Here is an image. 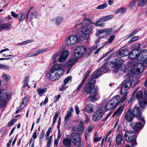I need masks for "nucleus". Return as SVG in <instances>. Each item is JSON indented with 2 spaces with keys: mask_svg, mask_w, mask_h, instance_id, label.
<instances>
[{
  "mask_svg": "<svg viewBox=\"0 0 147 147\" xmlns=\"http://www.w3.org/2000/svg\"><path fill=\"white\" fill-rule=\"evenodd\" d=\"M133 114L131 109H128L125 115V119L128 121L131 122L134 117Z\"/></svg>",
  "mask_w": 147,
  "mask_h": 147,
  "instance_id": "obj_16",
  "label": "nucleus"
},
{
  "mask_svg": "<svg viewBox=\"0 0 147 147\" xmlns=\"http://www.w3.org/2000/svg\"><path fill=\"white\" fill-rule=\"evenodd\" d=\"M10 26V24L9 23H5L2 24L1 25V27L3 29H6L8 28Z\"/></svg>",
  "mask_w": 147,
  "mask_h": 147,
  "instance_id": "obj_49",
  "label": "nucleus"
},
{
  "mask_svg": "<svg viewBox=\"0 0 147 147\" xmlns=\"http://www.w3.org/2000/svg\"><path fill=\"white\" fill-rule=\"evenodd\" d=\"M126 11V9L125 7H123L119 8L116 10L115 13H123L125 12Z\"/></svg>",
  "mask_w": 147,
  "mask_h": 147,
  "instance_id": "obj_36",
  "label": "nucleus"
},
{
  "mask_svg": "<svg viewBox=\"0 0 147 147\" xmlns=\"http://www.w3.org/2000/svg\"><path fill=\"white\" fill-rule=\"evenodd\" d=\"M93 107L92 104H89L86 105L85 108L83 109V111L88 113H91L93 111Z\"/></svg>",
  "mask_w": 147,
  "mask_h": 147,
  "instance_id": "obj_20",
  "label": "nucleus"
},
{
  "mask_svg": "<svg viewBox=\"0 0 147 147\" xmlns=\"http://www.w3.org/2000/svg\"><path fill=\"white\" fill-rule=\"evenodd\" d=\"M32 13L30 16L31 19H32L34 18H37L39 16V14L36 12V11L33 9L32 10Z\"/></svg>",
  "mask_w": 147,
  "mask_h": 147,
  "instance_id": "obj_29",
  "label": "nucleus"
},
{
  "mask_svg": "<svg viewBox=\"0 0 147 147\" xmlns=\"http://www.w3.org/2000/svg\"><path fill=\"white\" fill-rule=\"evenodd\" d=\"M30 98V96L28 95L26 96V97L23 99L22 104L19 107L20 109H21L25 107V105L27 104Z\"/></svg>",
  "mask_w": 147,
  "mask_h": 147,
  "instance_id": "obj_24",
  "label": "nucleus"
},
{
  "mask_svg": "<svg viewBox=\"0 0 147 147\" xmlns=\"http://www.w3.org/2000/svg\"><path fill=\"white\" fill-rule=\"evenodd\" d=\"M59 115V113L57 112L54 115L53 119V124H54L56 122Z\"/></svg>",
  "mask_w": 147,
  "mask_h": 147,
  "instance_id": "obj_45",
  "label": "nucleus"
},
{
  "mask_svg": "<svg viewBox=\"0 0 147 147\" xmlns=\"http://www.w3.org/2000/svg\"><path fill=\"white\" fill-rule=\"evenodd\" d=\"M9 96V94H6L0 96V107L6 103L9 99L8 98Z\"/></svg>",
  "mask_w": 147,
  "mask_h": 147,
  "instance_id": "obj_14",
  "label": "nucleus"
},
{
  "mask_svg": "<svg viewBox=\"0 0 147 147\" xmlns=\"http://www.w3.org/2000/svg\"><path fill=\"white\" fill-rule=\"evenodd\" d=\"M143 94L142 91H139L136 94V96L137 98L139 99L142 97Z\"/></svg>",
  "mask_w": 147,
  "mask_h": 147,
  "instance_id": "obj_38",
  "label": "nucleus"
},
{
  "mask_svg": "<svg viewBox=\"0 0 147 147\" xmlns=\"http://www.w3.org/2000/svg\"><path fill=\"white\" fill-rule=\"evenodd\" d=\"M138 39V36H136L133 37L131 38L130 40L128 42V43L131 44L132 42L136 41Z\"/></svg>",
  "mask_w": 147,
  "mask_h": 147,
  "instance_id": "obj_47",
  "label": "nucleus"
},
{
  "mask_svg": "<svg viewBox=\"0 0 147 147\" xmlns=\"http://www.w3.org/2000/svg\"><path fill=\"white\" fill-rule=\"evenodd\" d=\"M55 20V23L57 25L60 24L63 20V18L61 16H59L54 18Z\"/></svg>",
  "mask_w": 147,
  "mask_h": 147,
  "instance_id": "obj_27",
  "label": "nucleus"
},
{
  "mask_svg": "<svg viewBox=\"0 0 147 147\" xmlns=\"http://www.w3.org/2000/svg\"><path fill=\"white\" fill-rule=\"evenodd\" d=\"M132 112L134 116L137 118L140 117L142 115V111L141 109L139 107L137 106L134 107Z\"/></svg>",
  "mask_w": 147,
  "mask_h": 147,
  "instance_id": "obj_17",
  "label": "nucleus"
},
{
  "mask_svg": "<svg viewBox=\"0 0 147 147\" xmlns=\"http://www.w3.org/2000/svg\"><path fill=\"white\" fill-rule=\"evenodd\" d=\"M37 130L36 129L35 132L32 135V138L34 140L37 137V135L36 134Z\"/></svg>",
  "mask_w": 147,
  "mask_h": 147,
  "instance_id": "obj_59",
  "label": "nucleus"
},
{
  "mask_svg": "<svg viewBox=\"0 0 147 147\" xmlns=\"http://www.w3.org/2000/svg\"><path fill=\"white\" fill-rule=\"evenodd\" d=\"M88 22L86 23L85 20H83L82 23L76 24L75 28L76 30V35H70L66 38L65 43L67 45L70 46L76 43L82 42L86 35L90 34L92 28Z\"/></svg>",
  "mask_w": 147,
  "mask_h": 147,
  "instance_id": "obj_1",
  "label": "nucleus"
},
{
  "mask_svg": "<svg viewBox=\"0 0 147 147\" xmlns=\"http://www.w3.org/2000/svg\"><path fill=\"white\" fill-rule=\"evenodd\" d=\"M129 57L131 59H136L139 61H142L143 62L147 64V50H145L141 51L138 54H136V52H133L132 50L128 55Z\"/></svg>",
  "mask_w": 147,
  "mask_h": 147,
  "instance_id": "obj_5",
  "label": "nucleus"
},
{
  "mask_svg": "<svg viewBox=\"0 0 147 147\" xmlns=\"http://www.w3.org/2000/svg\"><path fill=\"white\" fill-rule=\"evenodd\" d=\"M3 78L5 80H8L10 78V77L8 75H7L5 74H4L3 75Z\"/></svg>",
  "mask_w": 147,
  "mask_h": 147,
  "instance_id": "obj_56",
  "label": "nucleus"
},
{
  "mask_svg": "<svg viewBox=\"0 0 147 147\" xmlns=\"http://www.w3.org/2000/svg\"><path fill=\"white\" fill-rule=\"evenodd\" d=\"M47 50V49H42L38 51H36L33 54L32 56H35L38 55L39 54L43 53L45 52Z\"/></svg>",
  "mask_w": 147,
  "mask_h": 147,
  "instance_id": "obj_35",
  "label": "nucleus"
},
{
  "mask_svg": "<svg viewBox=\"0 0 147 147\" xmlns=\"http://www.w3.org/2000/svg\"><path fill=\"white\" fill-rule=\"evenodd\" d=\"M69 55V52L67 50L64 51L59 57V60L61 62L64 61L66 59Z\"/></svg>",
  "mask_w": 147,
  "mask_h": 147,
  "instance_id": "obj_19",
  "label": "nucleus"
},
{
  "mask_svg": "<svg viewBox=\"0 0 147 147\" xmlns=\"http://www.w3.org/2000/svg\"><path fill=\"white\" fill-rule=\"evenodd\" d=\"M76 49L82 55L85 54L86 52V49L85 47L83 46H80L77 47Z\"/></svg>",
  "mask_w": 147,
  "mask_h": 147,
  "instance_id": "obj_21",
  "label": "nucleus"
},
{
  "mask_svg": "<svg viewBox=\"0 0 147 147\" xmlns=\"http://www.w3.org/2000/svg\"><path fill=\"white\" fill-rule=\"evenodd\" d=\"M129 53L130 51L128 49L122 48L118 52L117 55L119 57L121 58L127 56Z\"/></svg>",
  "mask_w": 147,
  "mask_h": 147,
  "instance_id": "obj_12",
  "label": "nucleus"
},
{
  "mask_svg": "<svg viewBox=\"0 0 147 147\" xmlns=\"http://www.w3.org/2000/svg\"><path fill=\"white\" fill-rule=\"evenodd\" d=\"M59 115V113L57 112L54 115L53 119V124H54L56 122Z\"/></svg>",
  "mask_w": 147,
  "mask_h": 147,
  "instance_id": "obj_44",
  "label": "nucleus"
},
{
  "mask_svg": "<svg viewBox=\"0 0 147 147\" xmlns=\"http://www.w3.org/2000/svg\"><path fill=\"white\" fill-rule=\"evenodd\" d=\"M102 138V136H100L99 138L97 137H95L94 139V142H96L98 141H100V140Z\"/></svg>",
  "mask_w": 147,
  "mask_h": 147,
  "instance_id": "obj_54",
  "label": "nucleus"
},
{
  "mask_svg": "<svg viewBox=\"0 0 147 147\" xmlns=\"http://www.w3.org/2000/svg\"><path fill=\"white\" fill-rule=\"evenodd\" d=\"M95 82V80H91L86 84L85 87V91L87 93L89 94V96L91 98V101H94L97 99V91L94 88Z\"/></svg>",
  "mask_w": 147,
  "mask_h": 147,
  "instance_id": "obj_3",
  "label": "nucleus"
},
{
  "mask_svg": "<svg viewBox=\"0 0 147 147\" xmlns=\"http://www.w3.org/2000/svg\"><path fill=\"white\" fill-rule=\"evenodd\" d=\"M123 140L122 136L120 134H117L115 139L116 144L118 145H120Z\"/></svg>",
  "mask_w": 147,
  "mask_h": 147,
  "instance_id": "obj_28",
  "label": "nucleus"
},
{
  "mask_svg": "<svg viewBox=\"0 0 147 147\" xmlns=\"http://www.w3.org/2000/svg\"><path fill=\"white\" fill-rule=\"evenodd\" d=\"M74 55V57L77 59L79 58L82 55L76 49L75 51Z\"/></svg>",
  "mask_w": 147,
  "mask_h": 147,
  "instance_id": "obj_39",
  "label": "nucleus"
},
{
  "mask_svg": "<svg viewBox=\"0 0 147 147\" xmlns=\"http://www.w3.org/2000/svg\"><path fill=\"white\" fill-rule=\"evenodd\" d=\"M34 41V40L33 39H31L28 40L26 41H25V42H26V44H27L29 43H31L32 42H33Z\"/></svg>",
  "mask_w": 147,
  "mask_h": 147,
  "instance_id": "obj_62",
  "label": "nucleus"
},
{
  "mask_svg": "<svg viewBox=\"0 0 147 147\" xmlns=\"http://www.w3.org/2000/svg\"><path fill=\"white\" fill-rule=\"evenodd\" d=\"M138 3L139 6L142 7L147 3V0H138Z\"/></svg>",
  "mask_w": 147,
  "mask_h": 147,
  "instance_id": "obj_34",
  "label": "nucleus"
},
{
  "mask_svg": "<svg viewBox=\"0 0 147 147\" xmlns=\"http://www.w3.org/2000/svg\"><path fill=\"white\" fill-rule=\"evenodd\" d=\"M107 5L106 3H104L98 6L96 8L99 9H102L107 7Z\"/></svg>",
  "mask_w": 147,
  "mask_h": 147,
  "instance_id": "obj_40",
  "label": "nucleus"
},
{
  "mask_svg": "<svg viewBox=\"0 0 147 147\" xmlns=\"http://www.w3.org/2000/svg\"><path fill=\"white\" fill-rule=\"evenodd\" d=\"M16 119H14L12 120L11 121H10L9 124L8 126L9 127H10L13 125L14 123L16 122Z\"/></svg>",
  "mask_w": 147,
  "mask_h": 147,
  "instance_id": "obj_53",
  "label": "nucleus"
},
{
  "mask_svg": "<svg viewBox=\"0 0 147 147\" xmlns=\"http://www.w3.org/2000/svg\"><path fill=\"white\" fill-rule=\"evenodd\" d=\"M132 61L133 62V65L136 67L137 72L139 73H141L143 71L144 69L142 64L140 62H137L135 63H134L135 60H133Z\"/></svg>",
  "mask_w": 147,
  "mask_h": 147,
  "instance_id": "obj_18",
  "label": "nucleus"
},
{
  "mask_svg": "<svg viewBox=\"0 0 147 147\" xmlns=\"http://www.w3.org/2000/svg\"><path fill=\"white\" fill-rule=\"evenodd\" d=\"M122 61L121 60L115 59L110 61V65L113 67H119L122 65Z\"/></svg>",
  "mask_w": 147,
  "mask_h": 147,
  "instance_id": "obj_13",
  "label": "nucleus"
},
{
  "mask_svg": "<svg viewBox=\"0 0 147 147\" xmlns=\"http://www.w3.org/2000/svg\"><path fill=\"white\" fill-rule=\"evenodd\" d=\"M104 33V29L102 30H99L98 31L96 32V36H98L101 34Z\"/></svg>",
  "mask_w": 147,
  "mask_h": 147,
  "instance_id": "obj_52",
  "label": "nucleus"
},
{
  "mask_svg": "<svg viewBox=\"0 0 147 147\" xmlns=\"http://www.w3.org/2000/svg\"><path fill=\"white\" fill-rule=\"evenodd\" d=\"M97 47L98 46L96 45L90 48V49L91 51H92L96 50Z\"/></svg>",
  "mask_w": 147,
  "mask_h": 147,
  "instance_id": "obj_58",
  "label": "nucleus"
},
{
  "mask_svg": "<svg viewBox=\"0 0 147 147\" xmlns=\"http://www.w3.org/2000/svg\"><path fill=\"white\" fill-rule=\"evenodd\" d=\"M67 87V86H66L65 85L63 84L61 85V88H59V90L60 91H62L66 89Z\"/></svg>",
  "mask_w": 147,
  "mask_h": 147,
  "instance_id": "obj_51",
  "label": "nucleus"
},
{
  "mask_svg": "<svg viewBox=\"0 0 147 147\" xmlns=\"http://www.w3.org/2000/svg\"><path fill=\"white\" fill-rule=\"evenodd\" d=\"M18 17L19 21L22 22L24 19L25 15L23 12H21L18 14Z\"/></svg>",
  "mask_w": 147,
  "mask_h": 147,
  "instance_id": "obj_33",
  "label": "nucleus"
},
{
  "mask_svg": "<svg viewBox=\"0 0 147 147\" xmlns=\"http://www.w3.org/2000/svg\"><path fill=\"white\" fill-rule=\"evenodd\" d=\"M104 114V111L102 109H98L93 115V120L94 121H98L102 117Z\"/></svg>",
  "mask_w": 147,
  "mask_h": 147,
  "instance_id": "obj_9",
  "label": "nucleus"
},
{
  "mask_svg": "<svg viewBox=\"0 0 147 147\" xmlns=\"http://www.w3.org/2000/svg\"><path fill=\"white\" fill-rule=\"evenodd\" d=\"M2 69H10V67L9 66L4 65H3Z\"/></svg>",
  "mask_w": 147,
  "mask_h": 147,
  "instance_id": "obj_64",
  "label": "nucleus"
},
{
  "mask_svg": "<svg viewBox=\"0 0 147 147\" xmlns=\"http://www.w3.org/2000/svg\"><path fill=\"white\" fill-rule=\"evenodd\" d=\"M80 134L76 132L71 134L70 136V139L73 144L76 146H78L81 142Z\"/></svg>",
  "mask_w": 147,
  "mask_h": 147,
  "instance_id": "obj_8",
  "label": "nucleus"
},
{
  "mask_svg": "<svg viewBox=\"0 0 147 147\" xmlns=\"http://www.w3.org/2000/svg\"><path fill=\"white\" fill-rule=\"evenodd\" d=\"M132 82L131 80L127 79L125 82L123 84L121 88L120 93L121 95H124L121 98H123L124 96L125 95L126 98L127 97V91L131 86Z\"/></svg>",
  "mask_w": 147,
  "mask_h": 147,
  "instance_id": "obj_7",
  "label": "nucleus"
},
{
  "mask_svg": "<svg viewBox=\"0 0 147 147\" xmlns=\"http://www.w3.org/2000/svg\"><path fill=\"white\" fill-rule=\"evenodd\" d=\"M11 16L14 18H16L18 16V14H16L13 11L11 12Z\"/></svg>",
  "mask_w": 147,
  "mask_h": 147,
  "instance_id": "obj_57",
  "label": "nucleus"
},
{
  "mask_svg": "<svg viewBox=\"0 0 147 147\" xmlns=\"http://www.w3.org/2000/svg\"><path fill=\"white\" fill-rule=\"evenodd\" d=\"M84 129L83 122L81 121L78 125H74L72 127L73 131H77L78 134H82Z\"/></svg>",
  "mask_w": 147,
  "mask_h": 147,
  "instance_id": "obj_10",
  "label": "nucleus"
},
{
  "mask_svg": "<svg viewBox=\"0 0 147 147\" xmlns=\"http://www.w3.org/2000/svg\"><path fill=\"white\" fill-rule=\"evenodd\" d=\"M71 79V76H69L67 78H65L64 80V84L66 85L70 80Z\"/></svg>",
  "mask_w": 147,
  "mask_h": 147,
  "instance_id": "obj_48",
  "label": "nucleus"
},
{
  "mask_svg": "<svg viewBox=\"0 0 147 147\" xmlns=\"http://www.w3.org/2000/svg\"><path fill=\"white\" fill-rule=\"evenodd\" d=\"M113 14H111L106 16L102 17L100 19V21L101 22H103L108 21L113 18Z\"/></svg>",
  "mask_w": 147,
  "mask_h": 147,
  "instance_id": "obj_22",
  "label": "nucleus"
},
{
  "mask_svg": "<svg viewBox=\"0 0 147 147\" xmlns=\"http://www.w3.org/2000/svg\"><path fill=\"white\" fill-rule=\"evenodd\" d=\"M124 137L126 141L131 142V145L132 147L137 145L135 133L132 131H126L124 134Z\"/></svg>",
  "mask_w": 147,
  "mask_h": 147,
  "instance_id": "obj_6",
  "label": "nucleus"
},
{
  "mask_svg": "<svg viewBox=\"0 0 147 147\" xmlns=\"http://www.w3.org/2000/svg\"><path fill=\"white\" fill-rule=\"evenodd\" d=\"M143 124L140 122H132L131 124V127L133 130L136 132H138L143 127Z\"/></svg>",
  "mask_w": 147,
  "mask_h": 147,
  "instance_id": "obj_11",
  "label": "nucleus"
},
{
  "mask_svg": "<svg viewBox=\"0 0 147 147\" xmlns=\"http://www.w3.org/2000/svg\"><path fill=\"white\" fill-rule=\"evenodd\" d=\"M47 89L46 88H38L37 92L40 96H41L42 94H44L46 92Z\"/></svg>",
  "mask_w": 147,
  "mask_h": 147,
  "instance_id": "obj_32",
  "label": "nucleus"
},
{
  "mask_svg": "<svg viewBox=\"0 0 147 147\" xmlns=\"http://www.w3.org/2000/svg\"><path fill=\"white\" fill-rule=\"evenodd\" d=\"M93 129V126L92 125H90L88 127V131L90 133L92 130Z\"/></svg>",
  "mask_w": 147,
  "mask_h": 147,
  "instance_id": "obj_63",
  "label": "nucleus"
},
{
  "mask_svg": "<svg viewBox=\"0 0 147 147\" xmlns=\"http://www.w3.org/2000/svg\"><path fill=\"white\" fill-rule=\"evenodd\" d=\"M113 30L112 28L104 29V33L106 34L110 35L112 33Z\"/></svg>",
  "mask_w": 147,
  "mask_h": 147,
  "instance_id": "obj_37",
  "label": "nucleus"
},
{
  "mask_svg": "<svg viewBox=\"0 0 147 147\" xmlns=\"http://www.w3.org/2000/svg\"><path fill=\"white\" fill-rule=\"evenodd\" d=\"M48 101V98L46 97L44 101L43 102H41L40 104V106H42L43 104L44 105H45L46 103H47Z\"/></svg>",
  "mask_w": 147,
  "mask_h": 147,
  "instance_id": "obj_55",
  "label": "nucleus"
},
{
  "mask_svg": "<svg viewBox=\"0 0 147 147\" xmlns=\"http://www.w3.org/2000/svg\"><path fill=\"white\" fill-rule=\"evenodd\" d=\"M102 71V69L99 70H97L91 75L92 78V79H94L98 77L101 74V71Z\"/></svg>",
  "mask_w": 147,
  "mask_h": 147,
  "instance_id": "obj_25",
  "label": "nucleus"
},
{
  "mask_svg": "<svg viewBox=\"0 0 147 147\" xmlns=\"http://www.w3.org/2000/svg\"><path fill=\"white\" fill-rule=\"evenodd\" d=\"M61 96L60 95H58V96H55V99L54 100V102H57L59 99V98L61 97Z\"/></svg>",
  "mask_w": 147,
  "mask_h": 147,
  "instance_id": "obj_61",
  "label": "nucleus"
},
{
  "mask_svg": "<svg viewBox=\"0 0 147 147\" xmlns=\"http://www.w3.org/2000/svg\"><path fill=\"white\" fill-rule=\"evenodd\" d=\"M45 133V131L44 130L42 131L41 133L39 135L40 141L42 140L44 137V134Z\"/></svg>",
  "mask_w": 147,
  "mask_h": 147,
  "instance_id": "obj_50",
  "label": "nucleus"
},
{
  "mask_svg": "<svg viewBox=\"0 0 147 147\" xmlns=\"http://www.w3.org/2000/svg\"><path fill=\"white\" fill-rule=\"evenodd\" d=\"M145 97L141 99L139 102L140 107L142 109L147 105V90L144 92Z\"/></svg>",
  "mask_w": 147,
  "mask_h": 147,
  "instance_id": "obj_15",
  "label": "nucleus"
},
{
  "mask_svg": "<svg viewBox=\"0 0 147 147\" xmlns=\"http://www.w3.org/2000/svg\"><path fill=\"white\" fill-rule=\"evenodd\" d=\"M71 140L69 138H65L63 141V144L65 146L67 147H70L71 144Z\"/></svg>",
  "mask_w": 147,
  "mask_h": 147,
  "instance_id": "obj_26",
  "label": "nucleus"
},
{
  "mask_svg": "<svg viewBox=\"0 0 147 147\" xmlns=\"http://www.w3.org/2000/svg\"><path fill=\"white\" fill-rule=\"evenodd\" d=\"M59 115V113L57 112L54 115L53 119V124H54L56 122Z\"/></svg>",
  "mask_w": 147,
  "mask_h": 147,
  "instance_id": "obj_46",
  "label": "nucleus"
},
{
  "mask_svg": "<svg viewBox=\"0 0 147 147\" xmlns=\"http://www.w3.org/2000/svg\"><path fill=\"white\" fill-rule=\"evenodd\" d=\"M61 64H55L53 65L50 71L49 78L51 81H55L61 77L63 73Z\"/></svg>",
  "mask_w": 147,
  "mask_h": 147,
  "instance_id": "obj_4",
  "label": "nucleus"
},
{
  "mask_svg": "<svg viewBox=\"0 0 147 147\" xmlns=\"http://www.w3.org/2000/svg\"><path fill=\"white\" fill-rule=\"evenodd\" d=\"M72 114H70L67 113L64 118V124L66 125L69 121L70 118L72 117Z\"/></svg>",
  "mask_w": 147,
  "mask_h": 147,
  "instance_id": "obj_31",
  "label": "nucleus"
},
{
  "mask_svg": "<svg viewBox=\"0 0 147 147\" xmlns=\"http://www.w3.org/2000/svg\"><path fill=\"white\" fill-rule=\"evenodd\" d=\"M124 109V106L122 105L119 107L115 113L113 114V116L116 115V117L118 116L119 115L121 114L123 112Z\"/></svg>",
  "mask_w": 147,
  "mask_h": 147,
  "instance_id": "obj_23",
  "label": "nucleus"
},
{
  "mask_svg": "<svg viewBox=\"0 0 147 147\" xmlns=\"http://www.w3.org/2000/svg\"><path fill=\"white\" fill-rule=\"evenodd\" d=\"M137 0H133L129 3V7L130 8H132L135 6V4Z\"/></svg>",
  "mask_w": 147,
  "mask_h": 147,
  "instance_id": "obj_42",
  "label": "nucleus"
},
{
  "mask_svg": "<svg viewBox=\"0 0 147 147\" xmlns=\"http://www.w3.org/2000/svg\"><path fill=\"white\" fill-rule=\"evenodd\" d=\"M74 63L73 59H70L66 63V64L65 65L67 67L71 66L73 65Z\"/></svg>",
  "mask_w": 147,
  "mask_h": 147,
  "instance_id": "obj_43",
  "label": "nucleus"
},
{
  "mask_svg": "<svg viewBox=\"0 0 147 147\" xmlns=\"http://www.w3.org/2000/svg\"><path fill=\"white\" fill-rule=\"evenodd\" d=\"M132 47L134 49L132 50L133 52H138L140 48V45L139 43H137L132 46Z\"/></svg>",
  "mask_w": 147,
  "mask_h": 147,
  "instance_id": "obj_30",
  "label": "nucleus"
},
{
  "mask_svg": "<svg viewBox=\"0 0 147 147\" xmlns=\"http://www.w3.org/2000/svg\"><path fill=\"white\" fill-rule=\"evenodd\" d=\"M126 99L125 95L123 98H120L119 95L115 96L108 101L107 98L104 99L100 103V107L105 109V111H109L111 109H115L117 105H121Z\"/></svg>",
  "mask_w": 147,
  "mask_h": 147,
  "instance_id": "obj_2",
  "label": "nucleus"
},
{
  "mask_svg": "<svg viewBox=\"0 0 147 147\" xmlns=\"http://www.w3.org/2000/svg\"><path fill=\"white\" fill-rule=\"evenodd\" d=\"M75 109L76 111V113L77 114H78L79 113V110L78 106L76 105L75 106Z\"/></svg>",
  "mask_w": 147,
  "mask_h": 147,
  "instance_id": "obj_60",
  "label": "nucleus"
},
{
  "mask_svg": "<svg viewBox=\"0 0 147 147\" xmlns=\"http://www.w3.org/2000/svg\"><path fill=\"white\" fill-rule=\"evenodd\" d=\"M115 38V36L114 35H111L108 40L106 42V44H108L112 42Z\"/></svg>",
  "mask_w": 147,
  "mask_h": 147,
  "instance_id": "obj_41",
  "label": "nucleus"
}]
</instances>
